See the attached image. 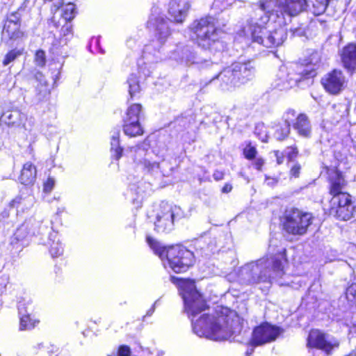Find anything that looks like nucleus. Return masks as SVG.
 I'll use <instances>...</instances> for the list:
<instances>
[{"instance_id": "f257e3e1", "label": "nucleus", "mask_w": 356, "mask_h": 356, "mask_svg": "<svg viewBox=\"0 0 356 356\" xmlns=\"http://www.w3.org/2000/svg\"><path fill=\"white\" fill-rule=\"evenodd\" d=\"M149 24L154 31V38L145 46L143 53L144 58L149 59L152 55L156 59L170 58L186 65L197 64L200 67L205 63L209 65V61L197 56L188 45L179 44L174 50L166 51L163 47L165 42L170 35L169 22L163 17L151 19Z\"/></svg>"}, {"instance_id": "f03ea898", "label": "nucleus", "mask_w": 356, "mask_h": 356, "mask_svg": "<svg viewBox=\"0 0 356 356\" xmlns=\"http://www.w3.org/2000/svg\"><path fill=\"white\" fill-rule=\"evenodd\" d=\"M221 315L203 314L198 319L191 320L194 333L213 341L235 339L243 330V322L234 312L227 309Z\"/></svg>"}, {"instance_id": "7ed1b4c3", "label": "nucleus", "mask_w": 356, "mask_h": 356, "mask_svg": "<svg viewBox=\"0 0 356 356\" xmlns=\"http://www.w3.org/2000/svg\"><path fill=\"white\" fill-rule=\"evenodd\" d=\"M267 256L242 266L238 272V282L243 284L271 282L284 275L280 254Z\"/></svg>"}, {"instance_id": "20e7f679", "label": "nucleus", "mask_w": 356, "mask_h": 356, "mask_svg": "<svg viewBox=\"0 0 356 356\" xmlns=\"http://www.w3.org/2000/svg\"><path fill=\"white\" fill-rule=\"evenodd\" d=\"M256 10V16L259 18L251 19L250 22V30L251 31L252 40L267 48L276 47L283 44L287 37L286 30L281 26L284 20L279 19V26L276 27L271 23V13L261 12L259 3Z\"/></svg>"}, {"instance_id": "39448f33", "label": "nucleus", "mask_w": 356, "mask_h": 356, "mask_svg": "<svg viewBox=\"0 0 356 356\" xmlns=\"http://www.w3.org/2000/svg\"><path fill=\"white\" fill-rule=\"evenodd\" d=\"M147 242L161 260L166 258L169 267L177 273L186 271L194 263L193 253L182 246L166 248L150 236L147 237Z\"/></svg>"}, {"instance_id": "423d86ee", "label": "nucleus", "mask_w": 356, "mask_h": 356, "mask_svg": "<svg viewBox=\"0 0 356 356\" xmlns=\"http://www.w3.org/2000/svg\"><path fill=\"white\" fill-rule=\"evenodd\" d=\"M254 73L255 68L251 61L236 62L223 69L210 81L218 80L221 90L229 91L250 81Z\"/></svg>"}, {"instance_id": "0eeeda50", "label": "nucleus", "mask_w": 356, "mask_h": 356, "mask_svg": "<svg viewBox=\"0 0 356 356\" xmlns=\"http://www.w3.org/2000/svg\"><path fill=\"white\" fill-rule=\"evenodd\" d=\"M172 281L175 283L177 281L179 293L184 300L185 311L189 317L195 318L207 308L205 300L196 289L193 280L172 277Z\"/></svg>"}, {"instance_id": "6e6552de", "label": "nucleus", "mask_w": 356, "mask_h": 356, "mask_svg": "<svg viewBox=\"0 0 356 356\" xmlns=\"http://www.w3.org/2000/svg\"><path fill=\"white\" fill-rule=\"evenodd\" d=\"M216 20L209 16L196 20L192 25L191 38L198 46L204 49H210L214 45H220L219 33L220 30L216 27Z\"/></svg>"}, {"instance_id": "1a4fd4ad", "label": "nucleus", "mask_w": 356, "mask_h": 356, "mask_svg": "<svg viewBox=\"0 0 356 356\" xmlns=\"http://www.w3.org/2000/svg\"><path fill=\"white\" fill-rule=\"evenodd\" d=\"M314 216L311 213L297 208L287 209L282 218L283 229L293 236H303L313 223Z\"/></svg>"}, {"instance_id": "9d476101", "label": "nucleus", "mask_w": 356, "mask_h": 356, "mask_svg": "<svg viewBox=\"0 0 356 356\" xmlns=\"http://www.w3.org/2000/svg\"><path fill=\"white\" fill-rule=\"evenodd\" d=\"M314 76L315 72L311 66L303 68L301 65H296V70H291L282 65L276 74L273 85L280 90H288L296 86L301 80Z\"/></svg>"}, {"instance_id": "9b49d317", "label": "nucleus", "mask_w": 356, "mask_h": 356, "mask_svg": "<svg viewBox=\"0 0 356 356\" xmlns=\"http://www.w3.org/2000/svg\"><path fill=\"white\" fill-rule=\"evenodd\" d=\"M307 7V0H261L259 1V10L261 12L271 13L280 19V15L289 17L296 16L302 12Z\"/></svg>"}, {"instance_id": "f8f14e48", "label": "nucleus", "mask_w": 356, "mask_h": 356, "mask_svg": "<svg viewBox=\"0 0 356 356\" xmlns=\"http://www.w3.org/2000/svg\"><path fill=\"white\" fill-rule=\"evenodd\" d=\"M182 217L183 211L179 207L162 202L156 213L155 229L161 233L169 232L174 227V222Z\"/></svg>"}, {"instance_id": "ddd939ff", "label": "nucleus", "mask_w": 356, "mask_h": 356, "mask_svg": "<svg viewBox=\"0 0 356 356\" xmlns=\"http://www.w3.org/2000/svg\"><path fill=\"white\" fill-rule=\"evenodd\" d=\"M24 8L20 6L17 10L7 14L3 28V35L10 40L17 42L27 38V33L22 29V17Z\"/></svg>"}, {"instance_id": "4468645a", "label": "nucleus", "mask_w": 356, "mask_h": 356, "mask_svg": "<svg viewBox=\"0 0 356 356\" xmlns=\"http://www.w3.org/2000/svg\"><path fill=\"white\" fill-rule=\"evenodd\" d=\"M330 214L341 220H348L355 211L350 194H341L332 197L330 200Z\"/></svg>"}, {"instance_id": "2eb2a0df", "label": "nucleus", "mask_w": 356, "mask_h": 356, "mask_svg": "<svg viewBox=\"0 0 356 356\" xmlns=\"http://www.w3.org/2000/svg\"><path fill=\"white\" fill-rule=\"evenodd\" d=\"M282 329L278 326L264 323L256 327L252 333L251 344L261 346L274 341L282 332Z\"/></svg>"}, {"instance_id": "dca6fc26", "label": "nucleus", "mask_w": 356, "mask_h": 356, "mask_svg": "<svg viewBox=\"0 0 356 356\" xmlns=\"http://www.w3.org/2000/svg\"><path fill=\"white\" fill-rule=\"evenodd\" d=\"M321 83L326 92L338 95L346 88L347 80L342 71L333 70L322 78Z\"/></svg>"}, {"instance_id": "f3484780", "label": "nucleus", "mask_w": 356, "mask_h": 356, "mask_svg": "<svg viewBox=\"0 0 356 356\" xmlns=\"http://www.w3.org/2000/svg\"><path fill=\"white\" fill-rule=\"evenodd\" d=\"M339 345L338 341L326 339L325 334L318 330H312L307 338V346L309 348L321 350L327 355L330 354L332 350Z\"/></svg>"}, {"instance_id": "a211bd4d", "label": "nucleus", "mask_w": 356, "mask_h": 356, "mask_svg": "<svg viewBox=\"0 0 356 356\" xmlns=\"http://www.w3.org/2000/svg\"><path fill=\"white\" fill-rule=\"evenodd\" d=\"M44 229L40 221L29 219L17 229L14 234V239L17 241H23L31 235L41 234V230Z\"/></svg>"}, {"instance_id": "6ab92c4d", "label": "nucleus", "mask_w": 356, "mask_h": 356, "mask_svg": "<svg viewBox=\"0 0 356 356\" xmlns=\"http://www.w3.org/2000/svg\"><path fill=\"white\" fill-rule=\"evenodd\" d=\"M189 8V0H171L168 13L175 22L181 23L186 17Z\"/></svg>"}, {"instance_id": "aec40b11", "label": "nucleus", "mask_w": 356, "mask_h": 356, "mask_svg": "<svg viewBox=\"0 0 356 356\" xmlns=\"http://www.w3.org/2000/svg\"><path fill=\"white\" fill-rule=\"evenodd\" d=\"M341 58L343 66L349 71L356 69V44H348L343 48Z\"/></svg>"}, {"instance_id": "412c9836", "label": "nucleus", "mask_w": 356, "mask_h": 356, "mask_svg": "<svg viewBox=\"0 0 356 356\" xmlns=\"http://www.w3.org/2000/svg\"><path fill=\"white\" fill-rule=\"evenodd\" d=\"M293 127L298 134L302 137L309 138L312 133V126L308 117L304 114H299L293 122Z\"/></svg>"}, {"instance_id": "4be33fe9", "label": "nucleus", "mask_w": 356, "mask_h": 356, "mask_svg": "<svg viewBox=\"0 0 356 356\" xmlns=\"http://www.w3.org/2000/svg\"><path fill=\"white\" fill-rule=\"evenodd\" d=\"M330 193L332 195V197L341 194H348L347 193H343L342 191L344 189L346 181L339 172L334 171L333 174L330 175Z\"/></svg>"}, {"instance_id": "5701e85b", "label": "nucleus", "mask_w": 356, "mask_h": 356, "mask_svg": "<svg viewBox=\"0 0 356 356\" xmlns=\"http://www.w3.org/2000/svg\"><path fill=\"white\" fill-rule=\"evenodd\" d=\"M34 203V198L31 195L17 196L10 202V207L16 208L17 211L24 212L26 210L31 208Z\"/></svg>"}, {"instance_id": "b1692460", "label": "nucleus", "mask_w": 356, "mask_h": 356, "mask_svg": "<svg viewBox=\"0 0 356 356\" xmlns=\"http://www.w3.org/2000/svg\"><path fill=\"white\" fill-rule=\"evenodd\" d=\"M296 116V111L293 109H289L285 113V124L284 127H277L274 134L275 138L278 140H282L286 138L290 132L291 122L293 121V118Z\"/></svg>"}, {"instance_id": "393cba45", "label": "nucleus", "mask_w": 356, "mask_h": 356, "mask_svg": "<svg viewBox=\"0 0 356 356\" xmlns=\"http://www.w3.org/2000/svg\"><path fill=\"white\" fill-rule=\"evenodd\" d=\"M36 178V168L31 162L26 163L21 170L19 181L24 185L32 184Z\"/></svg>"}, {"instance_id": "a878e982", "label": "nucleus", "mask_w": 356, "mask_h": 356, "mask_svg": "<svg viewBox=\"0 0 356 356\" xmlns=\"http://www.w3.org/2000/svg\"><path fill=\"white\" fill-rule=\"evenodd\" d=\"M47 245L49 246V252L52 257H58L63 254V248L57 232L49 233Z\"/></svg>"}, {"instance_id": "bb28decb", "label": "nucleus", "mask_w": 356, "mask_h": 356, "mask_svg": "<svg viewBox=\"0 0 356 356\" xmlns=\"http://www.w3.org/2000/svg\"><path fill=\"white\" fill-rule=\"evenodd\" d=\"M120 131L119 129H115L111 131V151L112 156L116 159L119 160L123 152V148L120 145Z\"/></svg>"}, {"instance_id": "cd10ccee", "label": "nucleus", "mask_w": 356, "mask_h": 356, "mask_svg": "<svg viewBox=\"0 0 356 356\" xmlns=\"http://www.w3.org/2000/svg\"><path fill=\"white\" fill-rule=\"evenodd\" d=\"M124 133L129 137H136L143 134V128L140 121L124 120Z\"/></svg>"}, {"instance_id": "c85d7f7f", "label": "nucleus", "mask_w": 356, "mask_h": 356, "mask_svg": "<svg viewBox=\"0 0 356 356\" xmlns=\"http://www.w3.org/2000/svg\"><path fill=\"white\" fill-rule=\"evenodd\" d=\"M329 112L332 115L333 122H339L348 115V108L347 105L345 104H334L331 106Z\"/></svg>"}, {"instance_id": "c756f323", "label": "nucleus", "mask_w": 356, "mask_h": 356, "mask_svg": "<svg viewBox=\"0 0 356 356\" xmlns=\"http://www.w3.org/2000/svg\"><path fill=\"white\" fill-rule=\"evenodd\" d=\"M19 314L20 315V324L19 330H31L35 326V321L31 319V317L27 311L24 307L22 304H19L18 306Z\"/></svg>"}, {"instance_id": "7c9ffc66", "label": "nucleus", "mask_w": 356, "mask_h": 356, "mask_svg": "<svg viewBox=\"0 0 356 356\" xmlns=\"http://www.w3.org/2000/svg\"><path fill=\"white\" fill-rule=\"evenodd\" d=\"M330 1V0H307V6H310V11L314 15L318 16L325 12Z\"/></svg>"}, {"instance_id": "2f4dec72", "label": "nucleus", "mask_w": 356, "mask_h": 356, "mask_svg": "<svg viewBox=\"0 0 356 356\" xmlns=\"http://www.w3.org/2000/svg\"><path fill=\"white\" fill-rule=\"evenodd\" d=\"M330 1V0H307V6H310V11L314 15L318 16L325 12Z\"/></svg>"}, {"instance_id": "473e14b6", "label": "nucleus", "mask_w": 356, "mask_h": 356, "mask_svg": "<svg viewBox=\"0 0 356 356\" xmlns=\"http://www.w3.org/2000/svg\"><path fill=\"white\" fill-rule=\"evenodd\" d=\"M22 115L19 111H8L3 113L1 121L8 126L19 125Z\"/></svg>"}, {"instance_id": "72a5a7b5", "label": "nucleus", "mask_w": 356, "mask_h": 356, "mask_svg": "<svg viewBox=\"0 0 356 356\" xmlns=\"http://www.w3.org/2000/svg\"><path fill=\"white\" fill-rule=\"evenodd\" d=\"M35 78L39 82V84L36 86V90L38 92L39 99H41L49 93V86L41 72H37L35 74Z\"/></svg>"}, {"instance_id": "f704fd0d", "label": "nucleus", "mask_w": 356, "mask_h": 356, "mask_svg": "<svg viewBox=\"0 0 356 356\" xmlns=\"http://www.w3.org/2000/svg\"><path fill=\"white\" fill-rule=\"evenodd\" d=\"M141 112L142 106L139 104H134L128 108L124 120L139 121Z\"/></svg>"}, {"instance_id": "c9c22d12", "label": "nucleus", "mask_w": 356, "mask_h": 356, "mask_svg": "<svg viewBox=\"0 0 356 356\" xmlns=\"http://www.w3.org/2000/svg\"><path fill=\"white\" fill-rule=\"evenodd\" d=\"M127 83L129 85V92L131 97L140 91V82L136 75L131 74L127 79Z\"/></svg>"}, {"instance_id": "e433bc0d", "label": "nucleus", "mask_w": 356, "mask_h": 356, "mask_svg": "<svg viewBox=\"0 0 356 356\" xmlns=\"http://www.w3.org/2000/svg\"><path fill=\"white\" fill-rule=\"evenodd\" d=\"M130 153L132 154L131 156L135 161H138L139 162H142L140 159H142L146 154V152L147 151V148L145 143H141L136 146L130 147Z\"/></svg>"}, {"instance_id": "4c0bfd02", "label": "nucleus", "mask_w": 356, "mask_h": 356, "mask_svg": "<svg viewBox=\"0 0 356 356\" xmlns=\"http://www.w3.org/2000/svg\"><path fill=\"white\" fill-rule=\"evenodd\" d=\"M24 50V48H21V49L15 48V49L10 50V51H8L6 54V56L3 60V62H2L3 65L4 66L8 65L10 63L15 60V59L17 58H18L19 56L22 55Z\"/></svg>"}, {"instance_id": "58836bf2", "label": "nucleus", "mask_w": 356, "mask_h": 356, "mask_svg": "<svg viewBox=\"0 0 356 356\" xmlns=\"http://www.w3.org/2000/svg\"><path fill=\"white\" fill-rule=\"evenodd\" d=\"M76 15L75 5L72 3L66 4L63 8V17L67 21L70 22Z\"/></svg>"}, {"instance_id": "ea45409f", "label": "nucleus", "mask_w": 356, "mask_h": 356, "mask_svg": "<svg viewBox=\"0 0 356 356\" xmlns=\"http://www.w3.org/2000/svg\"><path fill=\"white\" fill-rule=\"evenodd\" d=\"M34 62L38 67H44L46 64V54L43 50H38L35 54Z\"/></svg>"}, {"instance_id": "a19ab883", "label": "nucleus", "mask_w": 356, "mask_h": 356, "mask_svg": "<svg viewBox=\"0 0 356 356\" xmlns=\"http://www.w3.org/2000/svg\"><path fill=\"white\" fill-rule=\"evenodd\" d=\"M60 34L63 38H65V43L70 40L73 35L72 26L66 23L65 25L63 26L60 31Z\"/></svg>"}, {"instance_id": "79ce46f5", "label": "nucleus", "mask_w": 356, "mask_h": 356, "mask_svg": "<svg viewBox=\"0 0 356 356\" xmlns=\"http://www.w3.org/2000/svg\"><path fill=\"white\" fill-rule=\"evenodd\" d=\"M257 151L256 147L252 146L250 144L246 145V147L243 149V154L245 159L248 160H252L255 158Z\"/></svg>"}, {"instance_id": "37998d69", "label": "nucleus", "mask_w": 356, "mask_h": 356, "mask_svg": "<svg viewBox=\"0 0 356 356\" xmlns=\"http://www.w3.org/2000/svg\"><path fill=\"white\" fill-rule=\"evenodd\" d=\"M320 61V55L318 52H314L311 55L310 61L308 64H307L305 66H303L300 65L303 68H307L309 66H311L312 68H314L315 76L316 75V65L319 63Z\"/></svg>"}, {"instance_id": "c03bdc74", "label": "nucleus", "mask_w": 356, "mask_h": 356, "mask_svg": "<svg viewBox=\"0 0 356 356\" xmlns=\"http://www.w3.org/2000/svg\"><path fill=\"white\" fill-rule=\"evenodd\" d=\"M55 185V181L53 178L49 177L47 180L44 184V192L50 193L54 188Z\"/></svg>"}, {"instance_id": "a18cd8bd", "label": "nucleus", "mask_w": 356, "mask_h": 356, "mask_svg": "<svg viewBox=\"0 0 356 356\" xmlns=\"http://www.w3.org/2000/svg\"><path fill=\"white\" fill-rule=\"evenodd\" d=\"M131 350L127 346L122 345L118 348V356H130Z\"/></svg>"}, {"instance_id": "49530a36", "label": "nucleus", "mask_w": 356, "mask_h": 356, "mask_svg": "<svg viewBox=\"0 0 356 356\" xmlns=\"http://www.w3.org/2000/svg\"><path fill=\"white\" fill-rule=\"evenodd\" d=\"M300 169H301V166L300 164L298 163H296L291 168V170H290V174L291 176L297 178L299 177L300 175Z\"/></svg>"}, {"instance_id": "de8ad7c7", "label": "nucleus", "mask_w": 356, "mask_h": 356, "mask_svg": "<svg viewBox=\"0 0 356 356\" xmlns=\"http://www.w3.org/2000/svg\"><path fill=\"white\" fill-rule=\"evenodd\" d=\"M143 163H144L145 167L148 170H153L154 169L159 168V163L156 162L151 163L150 161H149L146 159H144Z\"/></svg>"}, {"instance_id": "09e8293b", "label": "nucleus", "mask_w": 356, "mask_h": 356, "mask_svg": "<svg viewBox=\"0 0 356 356\" xmlns=\"http://www.w3.org/2000/svg\"><path fill=\"white\" fill-rule=\"evenodd\" d=\"M264 164V161L262 158L258 157L256 158L254 162L253 163L254 166L258 170H261V168Z\"/></svg>"}, {"instance_id": "8fccbe9b", "label": "nucleus", "mask_w": 356, "mask_h": 356, "mask_svg": "<svg viewBox=\"0 0 356 356\" xmlns=\"http://www.w3.org/2000/svg\"><path fill=\"white\" fill-rule=\"evenodd\" d=\"M348 294L356 300V283L351 284L348 289Z\"/></svg>"}, {"instance_id": "3c124183", "label": "nucleus", "mask_w": 356, "mask_h": 356, "mask_svg": "<svg viewBox=\"0 0 356 356\" xmlns=\"http://www.w3.org/2000/svg\"><path fill=\"white\" fill-rule=\"evenodd\" d=\"M289 149L290 151L288 152V156H289V159L291 160L294 157H296V155L298 154V149L296 147H289Z\"/></svg>"}, {"instance_id": "603ef678", "label": "nucleus", "mask_w": 356, "mask_h": 356, "mask_svg": "<svg viewBox=\"0 0 356 356\" xmlns=\"http://www.w3.org/2000/svg\"><path fill=\"white\" fill-rule=\"evenodd\" d=\"M213 177L216 181L221 180L224 177V173L222 171L216 170L213 172Z\"/></svg>"}, {"instance_id": "864d4df0", "label": "nucleus", "mask_w": 356, "mask_h": 356, "mask_svg": "<svg viewBox=\"0 0 356 356\" xmlns=\"http://www.w3.org/2000/svg\"><path fill=\"white\" fill-rule=\"evenodd\" d=\"M266 183L268 186H273L277 183V179L274 177H266Z\"/></svg>"}, {"instance_id": "5fc2aeb1", "label": "nucleus", "mask_w": 356, "mask_h": 356, "mask_svg": "<svg viewBox=\"0 0 356 356\" xmlns=\"http://www.w3.org/2000/svg\"><path fill=\"white\" fill-rule=\"evenodd\" d=\"M232 189V186L230 184H226L222 188V192L224 193H229Z\"/></svg>"}, {"instance_id": "6e6d98bb", "label": "nucleus", "mask_w": 356, "mask_h": 356, "mask_svg": "<svg viewBox=\"0 0 356 356\" xmlns=\"http://www.w3.org/2000/svg\"><path fill=\"white\" fill-rule=\"evenodd\" d=\"M156 304V302H154V304L152 305V307L147 312L146 315L143 317L145 318L146 316H150L153 314L155 310V305Z\"/></svg>"}, {"instance_id": "4d7b16f0", "label": "nucleus", "mask_w": 356, "mask_h": 356, "mask_svg": "<svg viewBox=\"0 0 356 356\" xmlns=\"http://www.w3.org/2000/svg\"><path fill=\"white\" fill-rule=\"evenodd\" d=\"M275 156H276V158H277V163L278 164L282 163H283V160H284V157L279 154V152L278 151L275 152Z\"/></svg>"}, {"instance_id": "13d9d810", "label": "nucleus", "mask_w": 356, "mask_h": 356, "mask_svg": "<svg viewBox=\"0 0 356 356\" xmlns=\"http://www.w3.org/2000/svg\"><path fill=\"white\" fill-rule=\"evenodd\" d=\"M250 344L251 348H250V349H248V350H247L246 353H247L248 355L251 354V353L254 351V348H253L255 346H252V345L251 344V341H250Z\"/></svg>"}, {"instance_id": "bf43d9fd", "label": "nucleus", "mask_w": 356, "mask_h": 356, "mask_svg": "<svg viewBox=\"0 0 356 356\" xmlns=\"http://www.w3.org/2000/svg\"><path fill=\"white\" fill-rule=\"evenodd\" d=\"M164 353L163 351H159L156 356H163Z\"/></svg>"}, {"instance_id": "052dcab7", "label": "nucleus", "mask_w": 356, "mask_h": 356, "mask_svg": "<svg viewBox=\"0 0 356 356\" xmlns=\"http://www.w3.org/2000/svg\"><path fill=\"white\" fill-rule=\"evenodd\" d=\"M143 351L149 353V350L148 348H146L145 350H143Z\"/></svg>"}]
</instances>
